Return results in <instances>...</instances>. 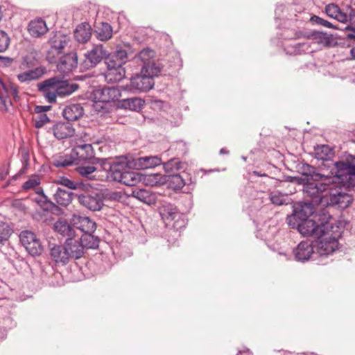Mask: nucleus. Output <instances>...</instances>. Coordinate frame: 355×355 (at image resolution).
Returning <instances> with one entry per match:
<instances>
[{
    "instance_id": "nucleus-2",
    "label": "nucleus",
    "mask_w": 355,
    "mask_h": 355,
    "mask_svg": "<svg viewBox=\"0 0 355 355\" xmlns=\"http://www.w3.org/2000/svg\"><path fill=\"white\" fill-rule=\"evenodd\" d=\"M324 230L314 240L317 257H327L338 250V239L342 235L340 227L330 223Z\"/></svg>"
},
{
    "instance_id": "nucleus-17",
    "label": "nucleus",
    "mask_w": 355,
    "mask_h": 355,
    "mask_svg": "<svg viewBox=\"0 0 355 355\" xmlns=\"http://www.w3.org/2000/svg\"><path fill=\"white\" fill-rule=\"evenodd\" d=\"M155 53V51L149 48H146L139 51V53L135 57V60L137 63H139L141 66V69L143 71L147 72L150 71L152 65H162L159 62H156L154 60Z\"/></svg>"
},
{
    "instance_id": "nucleus-55",
    "label": "nucleus",
    "mask_w": 355,
    "mask_h": 355,
    "mask_svg": "<svg viewBox=\"0 0 355 355\" xmlns=\"http://www.w3.org/2000/svg\"><path fill=\"white\" fill-rule=\"evenodd\" d=\"M7 91L8 92V96L16 100L18 98V89L17 88L12 85L11 83L6 84Z\"/></svg>"
},
{
    "instance_id": "nucleus-47",
    "label": "nucleus",
    "mask_w": 355,
    "mask_h": 355,
    "mask_svg": "<svg viewBox=\"0 0 355 355\" xmlns=\"http://www.w3.org/2000/svg\"><path fill=\"white\" fill-rule=\"evenodd\" d=\"M105 63L107 65V68H115V67H123V64L122 61H119L116 58H114L108 52L107 55L105 58Z\"/></svg>"
},
{
    "instance_id": "nucleus-41",
    "label": "nucleus",
    "mask_w": 355,
    "mask_h": 355,
    "mask_svg": "<svg viewBox=\"0 0 355 355\" xmlns=\"http://www.w3.org/2000/svg\"><path fill=\"white\" fill-rule=\"evenodd\" d=\"M164 168L168 175L177 173V171L182 168V164L178 159H171L164 164Z\"/></svg>"
},
{
    "instance_id": "nucleus-46",
    "label": "nucleus",
    "mask_w": 355,
    "mask_h": 355,
    "mask_svg": "<svg viewBox=\"0 0 355 355\" xmlns=\"http://www.w3.org/2000/svg\"><path fill=\"white\" fill-rule=\"evenodd\" d=\"M37 238L35 233L31 231H23L19 234V239L21 245L28 244Z\"/></svg>"
},
{
    "instance_id": "nucleus-35",
    "label": "nucleus",
    "mask_w": 355,
    "mask_h": 355,
    "mask_svg": "<svg viewBox=\"0 0 355 355\" xmlns=\"http://www.w3.org/2000/svg\"><path fill=\"white\" fill-rule=\"evenodd\" d=\"M92 232H86L83 233L79 239L81 245L83 248L87 249H94L98 248V239L96 236H94Z\"/></svg>"
},
{
    "instance_id": "nucleus-61",
    "label": "nucleus",
    "mask_w": 355,
    "mask_h": 355,
    "mask_svg": "<svg viewBox=\"0 0 355 355\" xmlns=\"http://www.w3.org/2000/svg\"><path fill=\"white\" fill-rule=\"evenodd\" d=\"M349 22L355 25V8L349 10Z\"/></svg>"
},
{
    "instance_id": "nucleus-50",
    "label": "nucleus",
    "mask_w": 355,
    "mask_h": 355,
    "mask_svg": "<svg viewBox=\"0 0 355 355\" xmlns=\"http://www.w3.org/2000/svg\"><path fill=\"white\" fill-rule=\"evenodd\" d=\"M35 126L37 128L43 127L46 123L50 121L48 116L46 114H38V115L33 118Z\"/></svg>"
},
{
    "instance_id": "nucleus-56",
    "label": "nucleus",
    "mask_w": 355,
    "mask_h": 355,
    "mask_svg": "<svg viewBox=\"0 0 355 355\" xmlns=\"http://www.w3.org/2000/svg\"><path fill=\"white\" fill-rule=\"evenodd\" d=\"M337 19L338 21L346 23L347 21H349V12L348 14H345L340 11H338L336 17L334 18Z\"/></svg>"
},
{
    "instance_id": "nucleus-38",
    "label": "nucleus",
    "mask_w": 355,
    "mask_h": 355,
    "mask_svg": "<svg viewBox=\"0 0 355 355\" xmlns=\"http://www.w3.org/2000/svg\"><path fill=\"white\" fill-rule=\"evenodd\" d=\"M139 165L142 168L155 167L162 163V159L158 156H146L138 159Z\"/></svg>"
},
{
    "instance_id": "nucleus-32",
    "label": "nucleus",
    "mask_w": 355,
    "mask_h": 355,
    "mask_svg": "<svg viewBox=\"0 0 355 355\" xmlns=\"http://www.w3.org/2000/svg\"><path fill=\"white\" fill-rule=\"evenodd\" d=\"M73 196L71 191L58 187L54 194V200L58 205L67 207L71 203Z\"/></svg>"
},
{
    "instance_id": "nucleus-23",
    "label": "nucleus",
    "mask_w": 355,
    "mask_h": 355,
    "mask_svg": "<svg viewBox=\"0 0 355 355\" xmlns=\"http://www.w3.org/2000/svg\"><path fill=\"white\" fill-rule=\"evenodd\" d=\"M168 181L174 189H181L184 186L192 183L191 178L184 171L168 175Z\"/></svg>"
},
{
    "instance_id": "nucleus-44",
    "label": "nucleus",
    "mask_w": 355,
    "mask_h": 355,
    "mask_svg": "<svg viewBox=\"0 0 355 355\" xmlns=\"http://www.w3.org/2000/svg\"><path fill=\"white\" fill-rule=\"evenodd\" d=\"M34 201L44 210L51 211L55 205L51 202L46 195H40L34 199Z\"/></svg>"
},
{
    "instance_id": "nucleus-27",
    "label": "nucleus",
    "mask_w": 355,
    "mask_h": 355,
    "mask_svg": "<svg viewBox=\"0 0 355 355\" xmlns=\"http://www.w3.org/2000/svg\"><path fill=\"white\" fill-rule=\"evenodd\" d=\"M73 222L83 233L94 232L96 230V223L88 217L73 216Z\"/></svg>"
},
{
    "instance_id": "nucleus-51",
    "label": "nucleus",
    "mask_w": 355,
    "mask_h": 355,
    "mask_svg": "<svg viewBox=\"0 0 355 355\" xmlns=\"http://www.w3.org/2000/svg\"><path fill=\"white\" fill-rule=\"evenodd\" d=\"M40 184V179L38 176H33L31 178H29L27 181H26L22 188L24 190H28L32 188H35L37 185Z\"/></svg>"
},
{
    "instance_id": "nucleus-20",
    "label": "nucleus",
    "mask_w": 355,
    "mask_h": 355,
    "mask_svg": "<svg viewBox=\"0 0 355 355\" xmlns=\"http://www.w3.org/2000/svg\"><path fill=\"white\" fill-rule=\"evenodd\" d=\"M27 29L30 35L36 38L45 35L49 31L46 21L41 17L31 20L28 23Z\"/></svg>"
},
{
    "instance_id": "nucleus-37",
    "label": "nucleus",
    "mask_w": 355,
    "mask_h": 355,
    "mask_svg": "<svg viewBox=\"0 0 355 355\" xmlns=\"http://www.w3.org/2000/svg\"><path fill=\"white\" fill-rule=\"evenodd\" d=\"M96 33L97 38L101 41H106L110 40L112 36V28L108 23L103 22L98 26Z\"/></svg>"
},
{
    "instance_id": "nucleus-21",
    "label": "nucleus",
    "mask_w": 355,
    "mask_h": 355,
    "mask_svg": "<svg viewBox=\"0 0 355 355\" xmlns=\"http://www.w3.org/2000/svg\"><path fill=\"white\" fill-rule=\"evenodd\" d=\"M52 131L55 137L59 140L71 137L75 134V130L69 121L56 123L52 127Z\"/></svg>"
},
{
    "instance_id": "nucleus-57",
    "label": "nucleus",
    "mask_w": 355,
    "mask_h": 355,
    "mask_svg": "<svg viewBox=\"0 0 355 355\" xmlns=\"http://www.w3.org/2000/svg\"><path fill=\"white\" fill-rule=\"evenodd\" d=\"M60 184L67 187L69 189H76V183L71 181L68 178H62L60 180Z\"/></svg>"
},
{
    "instance_id": "nucleus-9",
    "label": "nucleus",
    "mask_w": 355,
    "mask_h": 355,
    "mask_svg": "<svg viewBox=\"0 0 355 355\" xmlns=\"http://www.w3.org/2000/svg\"><path fill=\"white\" fill-rule=\"evenodd\" d=\"M78 200L80 205L93 211L101 210L104 205L103 194L97 191L78 195Z\"/></svg>"
},
{
    "instance_id": "nucleus-49",
    "label": "nucleus",
    "mask_w": 355,
    "mask_h": 355,
    "mask_svg": "<svg viewBox=\"0 0 355 355\" xmlns=\"http://www.w3.org/2000/svg\"><path fill=\"white\" fill-rule=\"evenodd\" d=\"M10 37L8 34L0 30V52L5 51L9 46Z\"/></svg>"
},
{
    "instance_id": "nucleus-8",
    "label": "nucleus",
    "mask_w": 355,
    "mask_h": 355,
    "mask_svg": "<svg viewBox=\"0 0 355 355\" xmlns=\"http://www.w3.org/2000/svg\"><path fill=\"white\" fill-rule=\"evenodd\" d=\"M107 55V51L102 44L95 45L85 53V59L81 63L84 69L95 67Z\"/></svg>"
},
{
    "instance_id": "nucleus-19",
    "label": "nucleus",
    "mask_w": 355,
    "mask_h": 355,
    "mask_svg": "<svg viewBox=\"0 0 355 355\" xmlns=\"http://www.w3.org/2000/svg\"><path fill=\"white\" fill-rule=\"evenodd\" d=\"M64 245H55L50 250L51 260L58 265L64 266L71 259Z\"/></svg>"
},
{
    "instance_id": "nucleus-24",
    "label": "nucleus",
    "mask_w": 355,
    "mask_h": 355,
    "mask_svg": "<svg viewBox=\"0 0 355 355\" xmlns=\"http://www.w3.org/2000/svg\"><path fill=\"white\" fill-rule=\"evenodd\" d=\"M299 171L302 175L301 178H308L309 180H322L326 175L319 173L316 168L306 163L299 166Z\"/></svg>"
},
{
    "instance_id": "nucleus-6",
    "label": "nucleus",
    "mask_w": 355,
    "mask_h": 355,
    "mask_svg": "<svg viewBox=\"0 0 355 355\" xmlns=\"http://www.w3.org/2000/svg\"><path fill=\"white\" fill-rule=\"evenodd\" d=\"M334 165L337 179L345 186L349 187L353 185L351 180L355 175V157L349 155L347 159V162H337Z\"/></svg>"
},
{
    "instance_id": "nucleus-13",
    "label": "nucleus",
    "mask_w": 355,
    "mask_h": 355,
    "mask_svg": "<svg viewBox=\"0 0 355 355\" xmlns=\"http://www.w3.org/2000/svg\"><path fill=\"white\" fill-rule=\"evenodd\" d=\"M92 94L96 103H107L117 101L121 92L116 87H103L94 89Z\"/></svg>"
},
{
    "instance_id": "nucleus-36",
    "label": "nucleus",
    "mask_w": 355,
    "mask_h": 355,
    "mask_svg": "<svg viewBox=\"0 0 355 355\" xmlns=\"http://www.w3.org/2000/svg\"><path fill=\"white\" fill-rule=\"evenodd\" d=\"M11 105V98L8 96L6 84L0 80V110L7 111Z\"/></svg>"
},
{
    "instance_id": "nucleus-15",
    "label": "nucleus",
    "mask_w": 355,
    "mask_h": 355,
    "mask_svg": "<svg viewBox=\"0 0 355 355\" xmlns=\"http://www.w3.org/2000/svg\"><path fill=\"white\" fill-rule=\"evenodd\" d=\"M317 205L312 201L300 202L294 209L293 214L287 218L288 223L292 224L293 222L309 219L314 214V206Z\"/></svg>"
},
{
    "instance_id": "nucleus-33",
    "label": "nucleus",
    "mask_w": 355,
    "mask_h": 355,
    "mask_svg": "<svg viewBox=\"0 0 355 355\" xmlns=\"http://www.w3.org/2000/svg\"><path fill=\"white\" fill-rule=\"evenodd\" d=\"M76 171L82 177L85 178L88 180H93L98 179V168L94 165H86L83 164L76 168Z\"/></svg>"
},
{
    "instance_id": "nucleus-16",
    "label": "nucleus",
    "mask_w": 355,
    "mask_h": 355,
    "mask_svg": "<svg viewBox=\"0 0 355 355\" xmlns=\"http://www.w3.org/2000/svg\"><path fill=\"white\" fill-rule=\"evenodd\" d=\"M121 157L116 158L114 161H112L110 158H94L93 164L97 165L98 172L103 171L105 172V179L108 181L112 178L114 169L117 168L121 163Z\"/></svg>"
},
{
    "instance_id": "nucleus-45",
    "label": "nucleus",
    "mask_w": 355,
    "mask_h": 355,
    "mask_svg": "<svg viewBox=\"0 0 355 355\" xmlns=\"http://www.w3.org/2000/svg\"><path fill=\"white\" fill-rule=\"evenodd\" d=\"M73 163V159L72 157L67 155L59 156L53 159V166L57 168L71 166Z\"/></svg>"
},
{
    "instance_id": "nucleus-28",
    "label": "nucleus",
    "mask_w": 355,
    "mask_h": 355,
    "mask_svg": "<svg viewBox=\"0 0 355 355\" xmlns=\"http://www.w3.org/2000/svg\"><path fill=\"white\" fill-rule=\"evenodd\" d=\"M45 71V68L40 67L19 73L17 78L21 83H28L32 80H37L44 74Z\"/></svg>"
},
{
    "instance_id": "nucleus-10",
    "label": "nucleus",
    "mask_w": 355,
    "mask_h": 355,
    "mask_svg": "<svg viewBox=\"0 0 355 355\" xmlns=\"http://www.w3.org/2000/svg\"><path fill=\"white\" fill-rule=\"evenodd\" d=\"M50 48L47 51L46 60L50 63H55L57 58L62 53V50L68 44L67 36L60 33H55L49 40Z\"/></svg>"
},
{
    "instance_id": "nucleus-52",
    "label": "nucleus",
    "mask_w": 355,
    "mask_h": 355,
    "mask_svg": "<svg viewBox=\"0 0 355 355\" xmlns=\"http://www.w3.org/2000/svg\"><path fill=\"white\" fill-rule=\"evenodd\" d=\"M311 21L313 24L321 25L327 28H336V26H334L331 22L316 15L311 17Z\"/></svg>"
},
{
    "instance_id": "nucleus-1",
    "label": "nucleus",
    "mask_w": 355,
    "mask_h": 355,
    "mask_svg": "<svg viewBox=\"0 0 355 355\" xmlns=\"http://www.w3.org/2000/svg\"><path fill=\"white\" fill-rule=\"evenodd\" d=\"M37 87L48 103H54L58 96L63 98L70 96L79 86L76 83L70 84L58 77H53L38 83Z\"/></svg>"
},
{
    "instance_id": "nucleus-62",
    "label": "nucleus",
    "mask_w": 355,
    "mask_h": 355,
    "mask_svg": "<svg viewBox=\"0 0 355 355\" xmlns=\"http://www.w3.org/2000/svg\"><path fill=\"white\" fill-rule=\"evenodd\" d=\"M155 105H157L158 107H162L163 106L164 102L161 100H155L154 102Z\"/></svg>"
},
{
    "instance_id": "nucleus-29",
    "label": "nucleus",
    "mask_w": 355,
    "mask_h": 355,
    "mask_svg": "<svg viewBox=\"0 0 355 355\" xmlns=\"http://www.w3.org/2000/svg\"><path fill=\"white\" fill-rule=\"evenodd\" d=\"M92 28L89 24L82 23L74 31L75 39L80 43L87 42L91 37Z\"/></svg>"
},
{
    "instance_id": "nucleus-12",
    "label": "nucleus",
    "mask_w": 355,
    "mask_h": 355,
    "mask_svg": "<svg viewBox=\"0 0 355 355\" xmlns=\"http://www.w3.org/2000/svg\"><path fill=\"white\" fill-rule=\"evenodd\" d=\"M352 196L345 192H332L331 191L329 195H325L326 202L328 206L332 207L335 209H345L347 208L352 202Z\"/></svg>"
},
{
    "instance_id": "nucleus-18",
    "label": "nucleus",
    "mask_w": 355,
    "mask_h": 355,
    "mask_svg": "<svg viewBox=\"0 0 355 355\" xmlns=\"http://www.w3.org/2000/svg\"><path fill=\"white\" fill-rule=\"evenodd\" d=\"M78 65V57L76 53L71 52L63 55L57 63V69L62 73H69Z\"/></svg>"
},
{
    "instance_id": "nucleus-39",
    "label": "nucleus",
    "mask_w": 355,
    "mask_h": 355,
    "mask_svg": "<svg viewBox=\"0 0 355 355\" xmlns=\"http://www.w3.org/2000/svg\"><path fill=\"white\" fill-rule=\"evenodd\" d=\"M315 157L318 159L329 160L334 155L331 148L327 145L318 146L315 148Z\"/></svg>"
},
{
    "instance_id": "nucleus-64",
    "label": "nucleus",
    "mask_w": 355,
    "mask_h": 355,
    "mask_svg": "<svg viewBox=\"0 0 355 355\" xmlns=\"http://www.w3.org/2000/svg\"><path fill=\"white\" fill-rule=\"evenodd\" d=\"M348 38L355 40V29L353 31L352 33L348 34Z\"/></svg>"
},
{
    "instance_id": "nucleus-31",
    "label": "nucleus",
    "mask_w": 355,
    "mask_h": 355,
    "mask_svg": "<svg viewBox=\"0 0 355 355\" xmlns=\"http://www.w3.org/2000/svg\"><path fill=\"white\" fill-rule=\"evenodd\" d=\"M125 70L123 67L107 68L105 80L109 83H117L124 78Z\"/></svg>"
},
{
    "instance_id": "nucleus-59",
    "label": "nucleus",
    "mask_w": 355,
    "mask_h": 355,
    "mask_svg": "<svg viewBox=\"0 0 355 355\" xmlns=\"http://www.w3.org/2000/svg\"><path fill=\"white\" fill-rule=\"evenodd\" d=\"M51 106H43V105H37L35 107V112L36 114H45V112L50 110Z\"/></svg>"
},
{
    "instance_id": "nucleus-3",
    "label": "nucleus",
    "mask_w": 355,
    "mask_h": 355,
    "mask_svg": "<svg viewBox=\"0 0 355 355\" xmlns=\"http://www.w3.org/2000/svg\"><path fill=\"white\" fill-rule=\"evenodd\" d=\"M336 176L332 177L329 175H325L322 180H309L308 178H299V184L302 185V192L304 197L309 198L310 201L315 204H320L324 202L325 196L323 193L327 190H331L332 186L335 183Z\"/></svg>"
},
{
    "instance_id": "nucleus-26",
    "label": "nucleus",
    "mask_w": 355,
    "mask_h": 355,
    "mask_svg": "<svg viewBox=\"0 0 355 355\" xmlns=\"http://www.w3.org/2000/svg\"><path fill=\"white\" fill-rule=\"evenodd\" d=\"M132 196L148 205L155 204L157 199L154 193L146 189H134Z\"/></svg>"
},
{
    "instance_id": "nucleus-11",
    "label": "nucleus",
    "mask_w": 355,
    "mask_h": 355,
    "mask_svg": "<svg viewBox=\"0 0 355 355\" xmlns=\"http://www.w3.org/2000/svg\"><path fill=\"white\" fill-rule=\"evenodd\" d=\"M159 214L162 218L166 223L174 221L173 226L179 229L185 225L184 216L180 214L175 206L171 204H165L159 209Z\"/></svg>"
},
{
    "instance_id": "nucleus-7",
    "label": "nucleus",
    "mask_w": 355,
    "mask_h": 355,
    "mask_svg": "<svg viewBox=\"0 0 355 355\" xmlns=\"http://www.w3.org/2000/svg\"><path fill=\"white\" fill-rule=\"evenodd\" d=\"M327 224H330L329 222L326 223H317L314 218L304 219L293 222L292 224H288L291 228H296L298 232L304 236H315L316 237L321 232H323L326 229Z\"/></svg>"
},
{
    "instance_id": "nucleus-40",
    "label": "nucleus",
    "mask_w": 355,
    "mask_h": 355,
    "mask_svg": "<svg viewBox=\"0 0 355 355\" xmlns=\"http://www.w3.org/2000/svg\"><path fill=\"white\" fill-rule=\"evenodd\" d=\"M22 245L25 248L28 253L33 257L40 255L43 251L41 242L37 238L31 243Z\"/></svg>"
},
{
    "instance_id": "nucleus-48",
    "label": "nucleus",
    "mask_w": 355,
    "mask_h": 355,
    "mask_svg": "<svg viewBox=\"0 0 355 355\" xmlns=\"http://www.w3.org/2000/svg\"><path fill=\"white\" fill-rule=\"evenodd\" d=\"M144 101L139 98H132L127 100V105L132 110H140L144 105Z\"/></svg>"
},
{
    "instance_id": "nucleus-54",
    "label": "nucleus",
    "mask_w": 355,
    "mask_h": 355,
    "mask_svg": "<svg viewBox=\"0 0 355 355\" xmlns=\"http://www.w3.org/2000/svg\"><path fill=\"white\" fill-rule=\"evenodd\" d=\"M340 10V8L334 4V3H330L327 6H326L325 11L327 15L332 18H335L337 13H338V11Z\"/></svg>"
},
{
    "instance_id": "nucleus-22",
    "label": "nucleus",
    "mask_w": 355,
    "mask_h": 355,
    "mask_svg": "<svg viewBox=\"0 0 355 355\" xmlns=\"http://www.w3.org/2000/svg\"><path fill=\"white\" fill-rule=\"evenodd\" d=\"M64 245L69 251V255L71 259H78L83 257L84 254L83 248L78 239H76L75 236L67 238Z\"/></svg>"
},
{
    "instance_id": "nucleus-43",
    "label": "nucleus",
    "mask_w": 355,
    "mask_h": 355,
    "mask_svg": "<svg viewBox=\"0 0 355 355\" xmlns=\"http://www.w3.org/2000/svg\"><path fill=\"white\" fill-rule=\"evenodd\" d=\"M269 198L271 202L275 205H283L288 204L287 195H284L279 191H274L271 192Z\"/></svg>"
},
{
    "instance_id": "nucleus-5",
    "label": "nucleus",
    "mask_w": 355,
    "mask_h": 355,
    "mask_svg": "<svg viewBox=\"0 0 355 355\" xmlns=\"http://www.w3.org/2000/svg\"><path fill=\"white\" fill-rule=\"evenodd\" d=\"M121 163L114 169V174L110 181L120 182L124 185L134 187L141 180V175L130 171V163L126 157H121Z\"/></svg>"
},
{
    "instance_id": "nucleus-14",
    "label": "nucleus",
    "mask_w": 355,
    "mask_h": 355,
    "mask_svg": "<svg viewBox=\"0 0 355 355\" xmlns=\"http://www.w3.org/2000/svg\"><path fill=\"white\" fill-rule=\"evenodd\" d=\"M295 258L298 261H306L311 258L316 259L317 254L314 241H303L293 250Z\"/></svg>"
},
{
    "instance_id": "nucleus-30",
    "label": "nucleus",
    "mask_w": 355,
    "mask_h": 355,
    "mask_svg": "<svg viewBox=\"0 0 355 355\" xmlns=\"http://www.w3.org/2000/svg\"><path fill=\"white\" fill-rule=\"evenodd\" d=\"M73 153L79 160L89 159L94 156L93 148L89 144L76 146L73 149Z\"/></svg>"
},
{
    "instance_id": "nucleus-53",
    "label": "nucleus",
    "mask_w": 355,
    "mask_h": 355,
    "mask_svg": "<svg viewBox=\"0 0 355 355\" xmlns=\"http://www.w3.org/2000/svg\"><path fill=\"white\" fill-rule=\"evenodd\" d=\"M110 54L113 56L114 58H116L119 61H122L123 64L126 62L128 54L125 50L122 49H117L114 53Z\"/></svg>"
},
{
    "instance_id": "nucleus-34",
    "label": "nucleus",
    "mask_w": 355,
    "mask_h": 355,
    "mask_svg": "<svg viewBox=\"0 0 355 355\" xmlns=\"http://www.w3.org/2000/svg\"><path fill=\"white\" fill-rule=\"evenodd\" d=\"M54 230L63 237H72L75 236L74 230L65 220H58L54 224Z\"/></svg>"
},
{
    "instance_id": "nucleus-58",
    "label": "nucleus",
    "mask_w": 355,
    "mask_h": 355,
    "mask_svg": "<svg viewBox=\"0 0 355 355\" xmlns=\"http://www.w3.org/2000/svg\"><path fill=\"white\" fill-rule=\"evenodd\" d=\"M22 64L27 68L32 67L34 66V59L30 55H26L23 59Z\"/></svg>"
},
{
    "instance_id": "nucleus-63",
    "label": "nucleus",
    "mask_w": 355,
    "mask_h": 355,
    "mask_svg": "<svg viewBox=\"0 0 355 355\" xmlns=\"http://www.w3.org/2000/svg\"><path fill=\"white\" fill-rule=\"evenodd\" d=\"M36 193L38 195V196H40V195H45L42 188L40 187L36 189Z\"/></svg>"
},
{
    "instance_id": "nucleus-4",
    "label": "nucleus",
    "mask_w": 355,
    "mask_h": 355,
    "mask_svg": "<svg viewBox=\"0 0 355 355\" xmlns=\"http://www.w3.org/2000/svg\"><path fill=\"white\" fill-rule=\"evenodd\" d=\"M162 71L163 65H152L150 71L147 72L141 69L139 73L135 74L130 78L127 89L134 93L148 92L155 85L154 77L162 75Z\"/></svg>"
},
{
    "instance_id": "nucleus-42",
    "label": "nucleus",
    "mask_w": 355,
    "mask_h": 355,
    "mask_svg": "<svg viewBox=\"0 0 355 355\" xmlns=\"http://www.w3.org/2000/svg\"><path fill=\"white\" fill-rule=\"evenodd\" d=\"M12 233V229L6 223H0V248L5 245Z\"/></svg>"
},
{
    "instance_id": "nucleus-25",
    "label": "nucleus",
    "mask_w": 355,
    "mask_h": 355,
    "mask_svg": "<svg viewBox=\"0 0 355 355\" xmlns=\"http://www.w3.org/2000/svg\"><path fill=\"white\" fill-rule=\"evenodd\" d=\"M84 114V109L80 104L67 105L62 112V115L68 121H76Z\"/></svg>"
},
{
    "instance_id": "nucleus-60",
    "label": "nucleus",
    "mask_w": 355,
    "mask_h": 355,
    "mask_svg": "<svg viewBox=\"0 0 355 355\" xmlns=\"http://www.w3.org/2000/svg\"><path fill=\"white\" fill-rule=\"evenodd\" d=\"M12 60L7 57H3L0 55V64L2 66H8L12 62Z\"/></svg>"
}]
</instances>
